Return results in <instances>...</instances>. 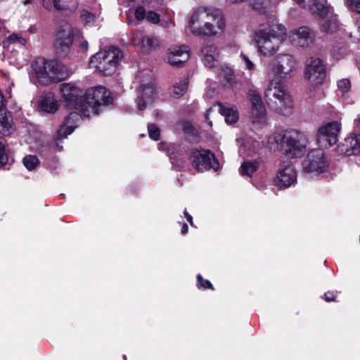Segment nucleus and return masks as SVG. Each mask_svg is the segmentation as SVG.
<instances>
[{
  "label": "nucleus",
  "instance_id": "obj_33",
  "mask_svg": "<svg viewBox=\"0 0 360 360\" xmlns=\"http://www.w3.org/2000/svg\"><path fill=\"white\" fill-rule=\"evenodd\" d=\"M22 163L28 170H32L38 166L39 161L37 156L29 155L23 158Z\"/></svg>",
  "mask_w": 360,
  "mask_h": 360
},
{
  "label": "nucleus",
  "instance_id": "obj_42",
  "mask_svg": "<svg viewBox=\"0 0 360 360\" xmlns=\"http://www.w3.org/2000/svg\"><path fill=\"white\" fill-rule=\"evenodd\" d=\"M8 40L13 43H17L20 46H23L25 44V39L21 37H19L16 34H13L8 37Z\"/></svg>",
  "mask_w": 360,
  "mask_h": 360
},
{
  "label": "nucleus",
  "instance_id": "obj_4",
  "mask_svg": "<svg viewBox=\"0 0 360 360\" xmlns=\"http://www.w3.org/2000/svg\"><path fill=\"white\" fill-rule=\"evenodd\" d=\"M264 98L269 106L278 114L291 115L293 102L291 96L281 80L271 79L264 91Z\"/></svg>",
  "mask_w": 360,
  "mask_h": 360
},
{
  "label": "nucleus",
  "instance_id": "obj_9",
  "mask_svg": "<svg viewBox=\"0 0 360 360\" xmlns=\"http://www.w3.org/2000/svg\"><path fill=\"white\" fill-rule=\"evenodd\" d=\"M155 98V81L151 75L143 76L137 91L136 102L140 110H143L151 105Z\"/></svg>",
  "mask_w": 360,
  "mask_h": 360
},
{
  "label": "nucleus",
  "instance_id": "obj_37",
  "mask_svg": "<svg viewBox=\"0 0 360 360\" xmlns=\"http://www.w3.org/2000/svg\"><path fill=\"white\" fill-rule=\"evenodd\" d=\"M242 61L245 64V69L249 71H253L255 70V65L252 63V61L249 58L248 56L241 53L240 55Z\"/></svg>",
  "mask_w": 360,
  "mask_h": 360
},
{
  "label": "nucleus",
  "instance_id": "obj_34",
  "mask_svg": "<svg viewBox=\"0 0 360 360\" xmlns=\"http://www.w3.org/2000/svg\"><path fill=\"white\" fill-rule=\"evenodd\" d=\"M33 108L38 112H45V96L41 95L39 97L34 98L32 102Z\"/></svg>",
  "mask_w": 360,
  "mask_h": 360
},
{
  "label": "nucleus",
  "instance_id": "obj_18",
  "mask_svg": "<svg viewBox=\"0 0 360 360\" xmlns=\"http://www.w3.org/2000/svg\"><path fill=\"white\" fill-rule=\"evenodd\" d=\"M73 28L70 25L62 23L56 33L55 46L57 49L64 51L69 49L72 44Z\"/></svg>",
  "mask_w": 360,
  "mask_h": 360
},
{
  "label": "nucleus",
  "instance_id": "obj_51",
  "mask_svg": "<svg viewBox=\"0 0 360 360\" xmlns=\"http://www.w3.org/2000/svg\"><path fill=\"white\" fill-rule=\"evenodd\" d=\"M184 215L187 219V221L190 223L191 225H193V218L192 217L186 212H184Z\"/></svg>",
  "mask_w": 360,
  "mask_h": 360
},
{
  "label": "nucleus",
  "instance_id": "obj_48",
  "mask_svg": "<svg viewBox=\"0 0 360 360\" xmlns=\"http://www.w3.org/2000/svg\"><path fill=\"white\" fill-rule=\"evenodd\" d=\"M355 40L360 41V18L356 22V30L353 33Z\"/></svg>",
  "mask_w": 360,
  "mask_h": 360
},
{
  "label": "nucleus",
  "instance_id": "obj_11",
  "mask_svg": "<svg viewBox=\"0 0 360 360\" xmlns=\"http://www.w3.org/2000/svg\"><path fill=\"white\" fill-rule=\"evenodd\" d=\"M328 167V162L324 152L317 149L311 150L303 163V170L311 175L325 172Z\"/></svg>",
  "mask_w": 360,
  "mask_h": 360
},
{
  "label": "nucleus",
  "instance_id": "obj_55",
  "mask_svg": "<svg viewBox=\"0 0 360 360\" xmlns=\"http://www.w3.org/2000/svg\"><path fill=\"white\" fill-rule=\"evenodd\" d=\"M30 2H31V0H25L22 1V4L26 6L28 4H30Z\"/></svg>",
  "mask_w": 360,
  "mask_h": 360
},
{
  "label": "nucleus",
  "instance_id": "obj_20",
  "mask_svg": "<svg viewBox=\"0 0 360 360\" xmlns=\"http://www.w3.org/2000/svg\"><path fill=\"white\" fill-rule=\"evenodd\" d=\"M285 131L275 132L266 136L262 141V146L271 151H283L284 153V142Z\"/></svg>",
  "mask_w": 360,
  "mask_h": 360
},
{
  "label": "nucleus",
  "instance_id": "obj_32",
  "mask_svg": "<svg viewBox=\"0 0 360 360\" xmlns=\"http://www.w3.org/2000/svg\"><path fill=\"white\" fill-rule=\"evenodd\" d=\"M59 104L54 96L51 93L46 95V113H54L58 109Z\"/></svg>",
  "mask_w": 360,
  "mask_h": 360
},
{
  "label": "nucleus",
  "instance_id": "obj_28",
  "mask_svg": "<svg viewBox=\"0 0 360 360\" xmlns=\"http://www.w3.org/2000/svg\"><path fill=\"white\" fill-rule=\"evenodd\" d=\"M220 113L224 116L226 123L232 124L237 122L238 118V112L233 108L219 106Z\"/></svg>",
  "mask_w": 360,
  "mask_h": 360
},
{
  "label": "nucleus",
  "instance_id": "obj_12",
  "mask_svg": "<svg viewBox=\"0 0 360 360\" xmlns=\"http://www.w3.org/2000/svg\"><path fill=\"white\" fill-rule=\"evenodd\" d=\"M307 144V138L301 132L295 130L285 131L284 153L293 157L302 154Z\"/></svg>",
  "mask_w": 360,
  "mask_h": 360
},
{
  "label": "nucleus",
  "instance_id": "obj_53",
  "mask_svg": "<svg viewBox=\"0 0 360 360\" xmlns=\"http://www.w3.org/2000/svg\"><path fill=\"white\" fill-rule=\"evenodd\" d=\"M80 47L84 50H87L88 49V42L86 41H82L80 43Z\"/></svg>",
  "mask_w": 360,
  "mask_h": 360
},
{
  "label": "nucleus",
  "instance_id": "obj_30",
  "mask_svg": "<svg viewBox=\"0 0 360 360\" xmlns=\"http://www.w3.org/2000/svg\"><path fill=\"white\" fill-rule=\"evenodd\" d=\"M258 169L256 162H244L240 167V173L243 176H252V174Z\"/></svg>",
  "mask_w": 360,
  "mask_h": 360
},
{
  "label": "nucleus",
  "instance_id": "obj_8",
  "mask_svg": "<svg viewBox=\"0 0 360 360\" xmlns=\"http://www.w3.org/2000/svg\"><path fill=\"white\" fill-rule=\"evenodd\" d=\"M189 160L194 168L198 172H202L210 168L217 169L219 163L214 155L209 150L193 148L188 154Z\"/></svg>",
  "mask_w": 360,
  "mask_h": 360
},
{
  "label": "nucleus",
  "instance_id": "obj_54",
  "mask_svg": "<svg viewBox=\"0 0 360 360\" xmlns=\"http://www.w3.org/2000/svg\"><path fill=\"white\" fill-rule=\"evenodd\" d=\"M188 227L187 224H184L183 226L181 228V233L183 234H185V233H186L188 232Z\"/></svg>",
  "mask_w": 360,
  "mask_h": 360
},
{
  "label": "nucleus",
  "instance_id": "obj_16",
  "mask_svg": "<svg viewBox=\"0 0 360 360\" xmlns=\"http://www.w3.org/2000/svg\"><path fill=\"white\" fill-rule=\"evenodd\" d=\"M248 96L251 102L250 113L253 122L257 124H266V111L259 94L255 91H250Z\"/></svg>",
  "mask_w": 360,
  "mask_h": 360
},
{
  "label": "nucleus",
  "instance_id": "obj_47",
  "mask_svg": "<svg viewBox=\"0 0 360 360\" xmlns=\"http://www.w3.org/2000/svg\"><path fill=\"white\" fill-rule=\"evenodd\" d=\"M268 4L267 0H255L252 5L255 9H260Z\"/></svg>",
  "mask_w": 360,
  "mask_h": 360
},
{
  "label": "nucleus",
  "instance_id": "obj_7",
  "mask_svg": "<svg viewBox=\"0 0 360 360\" xmlns=\"http://www.w3.org/2000/svg\"><path fill=\"white\" fill-rule=\"evenodd\" d=\"M297 63L295 57L288 53H281L269 63V71L280 80L290 79L297 70Z\"/></svg>",
  "mask_w": 360,
  "mask_h": 360
},
{
  "label": "nucleus",
  "instance_id": "obj_43",
  "mask_svg": "<svg viewBox=\"0 0 360 360\" xmlns=\"http://www.w3.org/2000/svg\"><path fill=\"white\" fill-rule=\"evenodd\" d=\"M146 18H147V20L152 22V23H154V24H156L159 22L160 20V17L159 15L153 12V11H150L148 12L147 14H146Z\"/></svg>",
  "mask_w": 360,
  "mask_h": 360
},
{
  "label": "nucleus",
  "instance_id": "obj_45",
  "mask_svg": "<svg viewBox=\"0 0 360 360\" xmlns=\"http://www.w3.org/2000/svg\"><path fill=\"white\" fill-rule=\"evenodd\" d=\"M146 16L143 7L139 6L135 11V17L137 20H143Z\"/></svg>",
  "mask_w": 360,
  "mask_h": 360
},
{
  "label": "nucleus",
  "instance_id": "obj_52",
  "mask_svg": "<svg viewBox=\"0 0 360 360\" xmlns=\"http://www.w3.org/2000/svg\"><path fill=\"white\" fill-rule=\"evenodd\" d=\"M5 101L4 99V96L0 91V112L1 111V108L4 106Z\"/></svg>",
  "mask_w": 360,
  "mask_h": 360
},
{
  "label": "nucleus",
  "instance_id": "obj_14",
  "mask_svg": "<svg viewBox=\"0 0 360 360\" xmlns=\"http://www.w3.org/2000/svg\"><path fill=\"white\" fill-rule=\"evenodd\" d=\"M340 131V124L333 122L319 129L317 141L321 147L328 148L335 144Z\"/></svg>",
  "mask_w": 360,
  "mask_h": 360
},
{
  "label": "nucleus",
  "instance_id": "obj_41",
  "mask_svg": "<svg viewBox=\"0 0 360 360\" xmlns=\"http://www.w3.org/2000/svg\"><path fill=\"white\" fill-rule=\"evenodd\" d=\"M198 283L200 285V287L206 289L211 288L213 289L212 283L208 280H204L201 275H198L197 276Z\"/></svg>",
  "mask_w": 360,
  "mask_h": 360
},
{
  "label": "nucleus",
  "instance_id": "obj_10",
  "mask_svg": "<svg viewBox=\"0 0 360 360\" xmlns=\"http://www.w3.org/2000/svg\"><path fill=\"white\" fill-rule=\"evenodd\" d=\"M326 65L320 58L311 57L306 60L304 75L312 85L322 84L326 78Z\"/></svg>",
  "mask_w": 360,
  "mask_h": 360
},
{
  "label": "nucleus",
  "instance_id": "obj_36",
  "mask_svg": "<svg viewBox=\"0 0 360 360\" xmlns=\"http://www.w3.org/2000/svg\"><path fill=\"white\" fill-rule=\"evenodd\" d=\"M149 136L155 140L158 141L160 139V133L157 126L155 124H149L148 127Z\"/></svg>",
  "mask_w": 360,
  "mask_h": 360
},
{
  "label": "nucleus",
  "instance_id": "obj_49",
  "mask_svg": "<svg viewBox=\"0 0 360 360\" xmlns=\"http://www.w3.org/2000/svg\"><path fill=\"white\" fill-rule=\"evenodd\" d=\"M354 130L360 134V115L354 121Z\"/></svg>",
  "mask_w": 360,
  "mask_h": 360
},
{
  "label": "nucleus",
  "instance_id": "obj_35",
  "mask_svg": "<svg viewBox=\"0 0 360 360\" xmlns=\"http://www.w3.org/2000/svg\"><path fill=\"white\" fill-rule=\"evenodd\" d=\"M338 90L342 94H345L347 93L351 88V83L349 79H342L338 82Z\"/></svg>",
  "mask_w": 360,
  "mask_h": 360
},
{
  "label": "nucleus",
  "instance_id": "obj_25",
  "mask_svg": "<svg viewBox=\"0 0 360 360\" xmlns=\"http://www.w3.org/2000/svg\"><path fill=\"white\" fill-rule=\"evenodd\" d=\"M34 73L30 79L34 84H44L45 79V59L39 58L32 64Z\"/></svg>",
  "mask_w": 360,
  "mask_h": 360
},
{
  "label": "nucleus",
  "instance_id": "obj_21",
  "mask_svg": "<svg viewBox=\"0 0 360 360\" xmlns=\"http://www.w3.org/2000/svg\"><path fill=\"white\" fill-rule=\"evenodd\" d=\"M133 43L135 46L141 49H155L160 46V42L158 38L155 37H149L142 34L140 32L134 34Z\"/></svg>",
  "mask_w": 360,
  "mask_h": 360
},
{
  "label": "nucleus",
  "instance_id": "obj_5",
  "mask_svg": "<svg viewBox=\"0 0 360 360\" xmlns=\"http://www.w3.org/2000/svg\"><path fill=\"white\" fill-rule=\"evenodd\" d=\"M111 103L110 93L105 87L99 86L89 89L84 96L80 97L78 113L80 116L89 117L98 114V108Z\"/></svg>",
  "mask_w": 360,
  "mask_h": 360
},
{
  "label": "nucleus",
  "instance_id": "obj_1",
  "mask_svg": "<svg viewBox=\"0 0 360 360\" xmlns=\"http://www.w3.org/2000/svg\"><path fill=\"white\" fill-rule=\"evenodd\" d=\"M286 36V28L275 20L259 24L253 37L257 53L265 58L273 56L278 51Z\"/></svg>",
  "mask_w": 360,
  "mask_h": 360
},
{
  "label": "nucleus",
  "instance_id": "obj_29",
  "mask_svg": "<svg viewBox=\"0 0 360 360\" xmlns=\"http://www.w3.org/2000/svg\"><path fill=\"white\" fill-rule=\"evenodd\" d=\"M190 57V53L185 51L181 52L180 56H176L175 54H168L167 56V60L172 66L179 67L183 63L186 62Z\"/></svg>",
  "mask_w": 360,
  "mask_h": 360
},
{
  "label": "nucleus",
  "instance_id": "obj_13",
  "mask_svg": "<svg viewBox=\"0 0 360 360\" xmlns=\"http://www.w3.org/2000/svg\"><path fill=\"white\" fill-rule=\"evenodd\" d=\"M315 39V33L308 27H300L289 33L290 41L296 47H309L314 43Z\"/></svg>",
  "mask_w": 360,
  "mask_h": 360
},
{
  "label": "nucleus",
  "instance_id": "obj_39",
  "mask_svg": "<svg viewBox=\"0 0 360 360\" xmlns=\"http://www.w3.org/2000/svg\"><path fill=\"white\" fill-rule=\"evenodd\" d=\"M7 161V157L4 150V139L0 137V166L4 165Z\"/></svg>",
  "mask_w": 360,
  "mask_h": 360
},
{
  "label": "nucleus",
  "instance_id": "obj_40",
  "mask_svg": "<svg viewBox=\"0 0 360 360\" xmlns=\"http://www.w3.org/2000/svg\"><path fill=\"white\" fill-rule=\"evenodd\" d=\"M182 125V129L185 134L195 135L196 131L193 126L190 124L189 122H184L181 124Z\"/></svg>",
  "mask_w": 360,
  "mask_h": 360
},
{
  "label": "nucleus",
  "instance_id": "obj_46",
  "mask_svg": "<svg viewBox=\"0 0 360 360\" xmlns=\"http://www.w3.org/2000/svg\"><path fill=\"white\" fill-rule=\"evenodd\" d=\"M81 16L86 22H93L95 19V16L87 11H83Z\"/></svg>",
  "mask_w": 360,
  "mask_h": 360
},
{
  "label": "nucleus",
  "instance_id": "obj_27",
  "mask_svg": "<svg viewBox=\"0 0 360 360\" xmlns=\"http://www.w3.org/2000/svg\"><path fill=\"white\" fill-rule=\"evenodd\" d=\"M3 115V108L0 112V133L3 135H8L11 133L12 129V120L9 112H4Z\"/></svg>",
  "mask_w": 360,
  "mask_h": 360
},
{
  "label": "nucleus",
  "instance_id": "obj_23",
  "mask_svg": "<svg viewBox=\"0 0 360 360\" xmlns=\"http://www.w3.org/2000/svg\"><path fill=\"white\" fill-rule=\"evenodd\" d=\"M345 148V153L347 155H360V134L354 133L350 134L345 139L343 143Z\"/></svg>",
  "mask_w": 360,
  "mask_h": 360
},
{
  "label": "nucleus",
  "instance_id": "obj_44",
  "mask_svg": "<svg viewBox=\"0 0 360 360\" xmlns=\"http://www.w3.org/2000/svg\"><path fill=\"white\" fill-rule=\"evenodd\" d=\"M348 2L351 10L360 13V0H349Z\"/></svg>",
  "mask_w": 360,
  "mask_h": 360
},
{
  "label": "nucleus",
  "instance_id": "obj_17",
  "mask_svg": "<svg viewBox=\"0 0 360 360\" xmlns=\"http://www.w3.org/2000/svg\"><path fill=\"white\" fill-rule=\"evenodd\" d=\"M301 7L308 8L309 12L316 18H324L330 12L326 0H294Z\"/></svg>",
  "mask_w": 360,
  "mask_h": 360
},
{
  "label": "nucleus",
  "instance_id": "obj_2",
  "mask_svg": "<svg viewBox=\"0 0 360 360\" xmlns=\"http://www.w3.org/2000/svg\"><path fill=\"white\" fill-rule=\"evenodd\" d=\"M188 27L194 35L214 37L224 28V16L218 9L199 8L192 13Z\"/></svg>",
  "mask_w": 360,
  "mask_h": 360
},
{
  "label": "nucleus",
  "instance_id": "obj_6",
  "mask_svg": "<svg viewBox=\"0 0 360 360\" xmlns=\"http://www.w3.org/2000/svg\"><path fill=\"white\" fill-rule=\"evenodd\" d=\"M122 58L120 49L110 46L94 55L90 60V66L103 75H110L116 71Z\"/></svg>",
  "mask_w": 360,
  "mask_h": 360
},
{
  "label": "nucleus",
  "instance_id": "obj_24",
  "mask_svg": "<svg viewBox=\"0 0 360 360\" xmlns=\"http://www.w3.org/2000/svg\"><path fill=\"white\" fill-rule=\"evenodd\" d=\"M321 30L327 34H333L338 30L340 25L336 15L329 12L328 15L324 18H320Z\"/></svg>",
  "mask_w": 360,
  "mask_h": 360
},
{
  "label": "nucleus",
  "instance_id": "obj_22",
  "mask_svg": "<svg viewBox=\"0 0 360 360\" xmlns=\"http://www.w3.org/2000/svg\"><path fill=\"white\" fill-rule=\"evenodd\" d=\"M200 52L202 61L207 68H213L217 66L219 53L212 44H205Z\"/></svg>",
  "mask_w": 360,
  "mask_h": 360
},
{
  "label": "nucleus",
  "instance_id": "obj_38",
  "mask_svg": "<svg viewBox=\"0 0 360 360\" xmlns=\"http://www.w3.org/2000/svg\"><path fill=\"white\" fill-rule=\"evenodd\" d=\"M183 51H185L186 52L189 53V49L187 46L181 45V46H174V47L169 49L168 54H175V55H176V56H180L181 52H183Z\"/></svg>",
  "mask_w": 360,
  "mask_h": 360
},
{
  "label": "nucleus",
  "instance_id": "obj_31",
  "mask_svg": "<svg viewBox=\"0 0 360 360\" xmlns=\"http://www.w3.org/2000/svg\"><path fill=\"white\" fill-rule=\"evenodd\" d=\"M219 77L221 78L227 85H232L233 83V72L228 67H221L219 72Z\"/></svg>",
  "mask_w": 360,
  "mask_h": 360
},
{
  "label": "nucleus",
  "instance_id": "obj_3",
  "mask_svg": "<svg viewBox=\"0 0 360 360\" xmlns=\"http://www.w3.org/2000/svg\"><path fill=\"white\" fill-rule=\"evenodd\" d=\"M60 92L67 101V105L70 109L75 110L70 112L68 117H67L63 123V124L58 129L56 136L55 146L58 148V150H62L63 146H59V142L68 137V136L72 133L76 127V121L78 120L79 115L78 110L79 107V99L81 96H79L81 94V91L74 84L70 83H63L60 87Z\"/></svg>",
  "mask_w": 360,
  "mask_h": 360
},
{
  "label": "nucleus",
  "instance_id": "obj_50",
  "mask_svg": "<svg viewBox=\"0 0 360 360\" xmlns=\"http://www.w3.org/2000/svg\"><path fill=\"white\" fill-rule=\"evenodd\" d=\"M324 297H325V300L326 302L334 301L335 299V297L333 295V292H328L325 293Z\"/></svg>",
  "mask_w": 360,
  "mask_h": 360
},
{
  "label": "nucleus",
  "instance_id": "obj_15",
  "mask_svg": "<svg viewBox=\"0 0 360 360\" xmlns=\"http://www.w3.org/2000/svg\"><path fill=\"white\" fill-rule=\"evenodd\" d=\"M297 180L295 168L288 161L282 162L279 165L276 176L274 179L276 185L288 188L293 185Z\"/></svg>",
  "mask_w": 360,
  "mask_h": 360
},
{
  "label": "nucleus",
  "instance_id": "obj_19",
  "mask_svg": "<svg viewBox=\"0 0 360 360\" xmlns=\"http://www.w3.org/2000/svg\"><path fill=\"white\" fill-rule=\"evenodd\" d=\"M66 68L58 61L46 62V83L59 82L67 77Z\"/></svg>",
  "mask_w": 360,
  "mask_h": 360
},
{
  "label": "nucleus",
  "instance_id": "obj_26",
  "mask_svg": "<svg viewBox=\"0 0 360 360\" xmlns=\"http://www.w3.org/2000/svg\"><path fill=\"white\" fill-rule=\"evenodd\" d=\"M188 85V78H184L179 82H176L170 89L171 96L175 98H179L183 96L187 91Z\"/></svg>",
  "mask_w": 360,
  "mask_h": 360
}]
</instances>
